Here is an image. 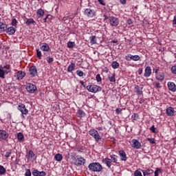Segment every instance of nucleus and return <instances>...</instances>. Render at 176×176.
<instances>
[{
  "label": "nucleus",
  "mask_w": 176,
  "mask_h": 176,
  "mask_svg": "<svg viewBox=\"0 0 176 176\" xmlns=\"http://www.w3.org/2000/svg\"><path fill=\"white\" fill-rule=\"evenodd\" d=\"M47 17L48 16H47L45 19H43V23H46V21L47 20Z\"/></svg>",
  "instance_id": "obj_62"
},
{
  "label": "nucleus",
  "mask_w": 176,
  "mask_h": 176,
  "mask_svg": "<svg viewBox=\"0 0 176 176\" xmlns=\"http://www.w3.org/2000/svg\"><path fill=\"white\" fill-rule=\"evenodd\" d=\"M53 61H54V60L53 59V58L48 56L47 57V62L50 64V63H53Z\"/></svg>",
  "instance_id": "obj_50"
},
{
  "label": "nucleus",
  "mask_w": 176,
  "mask_h": 176,
  "mask_svg": "<svg viewBox=\"0 0 176 176\" xmlns=\"http://www.w3.org/2000/svg\"><path fill=\"white\" fill-rule=\"evenodd\" d=\"M109 80L110 82H116V79L115 78V73L112 74L111 76H109Z\"/></svg>",
  "instance_id": "obj_37"
},
{
  "label": "nucleus",
  "mask_w": 176,
  "mask_h": 176,
  "mask_svg": "<svg viewBox=\"0 0 176 176\" xmlns=\"http://www.w3.org/2000/svg\"><path fill=\"white\" fill-rule=\"evenodd\" d=\"M167 86L170 91H176V85L174 82H168Z\"/></svg>",
  "instance_id": "obj_18"
},
{
  "label": "nucleus",
  "mask_w": 176,
  "mask_h": 176,
  "mask_svg": "<svg viewBox=\"0 0 176 176\" xmlns=\"http://www.w3.org/2000/svg\"><path fill=\"white\" fill-rule=\"evenodd\" d=\"M142 173L144 176H148V175H151V174H153V170L152 169L143 170Z\"/></svg>",
  "instance_id": "obj_23"
},
{
  "label": "nucleus",
  "mask_w": 176,
  "mask_h": 176,
  "mask_svg": "<svg viewBox=\"0 0 176 176\" xmlns=\"http://www.w3.org/2000/svg\"><path fill=\"white\" fill-rule=\"evenodd\" d=\"M119 155L121 160H122L123 162H126V160H127V155H126V152H124V151H119Z\"/></svg>",
  "instance_id": "obj_17"
},
{
  "label": "nucleus",
  "mask_w": 176,
  "mask_h": 176,
  "mask_svg": "<svg viewBox=\"0 0 176 176\" xmlns=\"http://www.w3.org/2000/svg\"><path fill=\"white\" fill-rule=\"evenodd\" d=\"M39 46L42 52H49V50H50V46H49V44L46 43H41L39 44Z\"/></svg>",
  "instance_id": "obj_10"
},
{
  "label": "nucleus",
  "mask_w": 176,
  "mask_h": 176,
  "mask_svg": "<svg viewBox=\"0 0 176 176\" xmlns=\"http://www.w3.org/2000/svg\"><path fill=\"white\" fill-rule=\"evenodd\" d=\"M28 159H34V157H35V153H34V151L30 150L28 151Z\"/></svg>",
  "instance_id": "obj_33"
},
{
  "label": "nucleus",
  "mask_w": 176,
  "mask_h": 176,
  "mask_svg": "<svg viewBox=\"0 0 176 176\" xmlns=\"http://www.w3.org/2000/svg\"><path fill=\"white\" fill-rule=\"evenodd\" d=\"M138 74H139V75H142V69H140L138 70Z\"/></svg>",
  "instance_id": "obj_61"
},
{
  "label": "nucleus",
  "mask_w": 176,
  "mask_h": 176,
  "mask_svg": "<svg viewBox=\"0 0 176 176\" xmlns=\"http://www.w3.org/2000/svg\"><path fill=\"white\" fill-rule=\"evenodd\" d=\"M77 115H78V118H83V117L86 116V113H85V111H83L81 109L78 110Z\"/></svg>",
  "instance_id": "obj_28"
},
{
  "label": "nucleus",
  "mask_w": 176,
  "mask_h": 176,
  "mask_svg": "<svg viewBox=\"0 0 176 176\" xmlns=\"http://www.w3.org/2000/svg\"><path fill=\"white\" fill-rule=\"evenodd\" d=\"M155 74H157L158 72H159V67H157L156 69H155Z\"/></svg>",
  "instance_id": "obj_64"
},
{
  "label": "nucleus",
  "mask_w": 176,
  "mask_h": 176,
  "mask_svg": "<svg viewBox=\"0 0 176 176\" xmlns=\"http://www.w3.org/2000/svg\"><path fill=\"white\" fill-rule=\"evenodd\" d=\"M132 146L133 148H134V149H140L141 148V143L135 140V139H133L132 140Z\"/></svg>",
  "instance_id": "obj_12"
},
{
  "label": "nucleus",
  "mask_w": 176,
  "mask_h": 176,
  "mask_svg": "<svg viewBox=\"0 0 176 176\" xmlns=\"http://www.w3.org/2000/svg\"><path fill=\"white\" fill-rule=\"evenodd\" d=\"M76 74L78 75V76L82 77L85 75V73L83 72H82L81 70H77L76 72Z\"/></svg>",
  "instance_id": "obj_41"
},
{
  "label": "nucleus",
  "mask_w": 176,
  "mask_h": 176,
  "mask_svg": "<svg viewBox=\"0 0 176 176\" xmlns=\"http://www.w3.org/2000/svg\"><path fill=\"white\" fill-rule=\"evenodd\" d=\"M127 24H129V25H131V24H133V21H131V19H128Z\"/></svg>",
  "instance_id": "obj_58"
},
{
  "label": "nucleus",
  "mask_w": 176,
  "mask_h": 176,
  "mask_svg": "<svg viewBox=\"0 0 176 176\" xmlns=\"http://www.w3.org/2000/svg\"><path fill=\"white\" fill-rule=\"evenodd\" d=\"M96 79L97 82H102V79L101 78V76L100 74H97L96 76Z\"/></svg>",
  "instance_id": "obj_49"
},
{
  "label": "nucleus",
  "mask_w": 176,
  "mask_h": 176,
  "mask_svg": "<svg viewBox=\"0 0 176 176\" xmlns=\"http://www.w3.org/2000/svg\"><path fill=\"white\" fill-rule=\"evenodd\" d=\"M151 131H152V133H154L155 134H157V131H156V128L155 127V125H153L151 128H150Z\"/></svg>",
  "instance_id": "obj_45"
},
{
  "label": "nucleus",
  "mask_w": 176,
  "mask_h": 176,
  "mask_svg": "<svg viewBox=\"0 0 176 176\" xmlns=\"http://www.w3.org/2000/svg\"><path fill=\"white\" fill-rule=\"evenodd\" d=\"M111 67L113 69H118V68H119V63L113 61L111 64Z\"/></svg>",
  "instance_id": "obj_36"
},
{
  "label": "nucleus",
  "mask_w": 176,
  "mask_h": 176,
  "mask_svg": "<svg viewBox=\"0 0 176 176\" xmlns=\"http://www.w3.org/2000/svg\"><path fill=\"white\" fill-rule=\"evenodd\" d=\"M85 14H86V16L88 17H94L96 16V12L94 10L87 8L85 11Z\"/></svg>",
  "instance_id": "obj_9"
},
{
  "label": "nucleus",
  "mask_w": 176,
  "mask_h": 176,
  "mask_svg": "<svg viewBox=\"0 0 176 176\" xmlns=\"http://www.w3.org/2000/svg\"><path fill=\"white\" fill-rule=\"evenodd\" d=\"M103 163L107 165V167L111 168V166H112V160L106 157L102 160Z\"/></svg>",
  "instance_id": "obj_19"
},
{
  "label": "nucleus",
  "mask_w": 176,
  "mask_h": 176,
  "mask_svg": "<svg viewBox=\"0 0 176 176\" xmlns=\"http://www.w3.org/2000/svg\"><path fill=\"white\" fill-rule=\"evenodd\" d=\"M14 76L18 80H21L25 76V73L23 71H19L15 73Z\"/></svg>",
  "instance_id": "obj_11"
},
{
  "label": "nucleus",
  "mask_w": 176,
  "mask_h": 176,
  "mask_svg": "<svg viewBox=\"0 0 176 176\" xmlns=\"http://www.w3.org/2000/svg\"><path fill=\"white\" fill-rule=\"evenodd\" d=\"M8 30V25L0 22V31H6Z\"/></svg>",
  "instance_id": "obj_27"
},
{
  "label": "nucleus",
  "mask_w": 176,
  "mask_h": 176,
  "mask_svg": "<svg viewBox=\"0 0 176 176\" xmlns=\"http://www.w3.org/2000/svg\"><path fill=\"white\" fill-rule=\"evenodd\" d=\"M74 46H75V43L74 42L69 41L67 43V47H69L70 49L74 47Z\"/></svg>",
  "instance_id": "obj_42"
},
{
  "label": "nucleus",
  "mask_w": 176,
  "mask_h": 176,
  "mask_svg": "<svg viewBox=\"0 0 176 176\" xmlns=\"http://www.w3.org/2000/svg\"><path fill=\"white\" fill-rule=\"evenodd\" d=\"M98 131H97V130L96 129H91L89 133V135H91V137H93L96 133H98Z\"/></svg>",
  "instance_id": "obj_38"
},
{
  "label": "nucleus",
  "mask_w": 176,
  "mask_h": 176,
  "mask_svg": "<svg viewBox=\"0 0 176 176\" xmlns=\"http://www.w3.org/2000/svg\"><path fill=\"white\" fill-rule=\"evenodd\" d=\"M36 56L38 58L41 60L42 58V52L39 50H36Z\"/></svg>",
  "instance_id": "obj_39"
},
{
  "label": "nucleus",
  "mask_w": 176,
  "mask_h": 176,
  "mask_svg": "<svg viewBox=\"0 0 176 176\" xmlns=\"http://www.w3.org/2000/svg\"><path fill=\"white\" fill-rule=\"evenodd\" d=\"M87 90H88L89 93H98V91L102 90V88L97 85H87Z\"/></svg>",
  "instance_id": "obj_2"
},
{
  "label": "nucleus",
  "mask_w": 176,
  "mask_h": 176,
  "mask_svg": "<svg viewBox=\"0 0 176 176\" xmlns=\"http://www.w3.org/2000/svg\"><path fill=\"white\" fill-rule=\"evenodd\" d=\"M6 32L9 34V35H13V34H14V32H16V28H14V27H13V26L7 28Z\"/></svg>",
  "instance_id": "obj_20"
},
{
  "label": "nucleus",
  "mask_w": 176,
  "mask_h": 176,
  "mask_svg": "<svg viewBox=\"0 0 176 176\" xmlns=\"http://www.w3.org/2000/svg\"><path fill=\"white\" fill-rule=\"evenodd\" d=\"M11 25L12 27H16L17 25V20L16 19H12Z\"/></svg>",
  "instance_id": "obj_43"
},
{
  "label": "nucleus",
  "mask_w": 176,
  "mask_h": 176,
  "mask_svg": "<svg viewBox=\"0 0 176 176\" xmlns=\"http://www.w3.org/2000/svg\"><path fill=\"white\" fill-rule=\"evenodd\" d=\"M157 80H159L160 82H163L164 80V74L163 73H159L156 76Z\"/></svg>",
  "instance_id": "obj_21"
},
{
  "label": "nucleus",
  "mask_w": 176,
  "mask_h": 176,
  "mask_svg": "<svg viewBox=\"0 0 176 176\" xmlns=\"http://www.w3.org/2000/svg\"><path fill=\"white\" fill-rule=\"evenodd\" d=\"M34 23H35V21H34V19H28L25 22V24L27 25H31V24H34Z\"/></svg>",
  "instance_id": "obj_35"
},
{
  "label": "nucleus",
  "mask_w": 176,
  "mask_h": 176,
  "mask_svg": "<svg viewBox=\"0 0 176 176\" xmlns=\"http://www.w3.org/2000/svg\"><path fill=\"white\" fill-rule=\"evenodd\" d=\"M85 162H86V160H85L83 157H79L75 160L74 164L76 166H82V164H85Z\"/></svg>",
  "instance_id": "obj_16"
},
{
  "label": "nucleus",
  "mask_w": 176,
  "mask_h": 176,
  "mask_svg": "<svg viewBox=\"0 0 176 176\" xmlns=\"http://www.w3.org/2000/svg\"><path fill=\"white\" fill-rule=\"evenodd\" d=\"M33 176H46V172L39 171L38 169H34L32 171Z\"/></svg>",
  "instance_id": "obj_14"
},
{
  "label": "nucleus",
  "mask_w": 176,
  "mask_h": 176,
  "mask_svg": "<svg viewBox=\"0 0 176 176\" xmlns=\"http://www.w3.org/2000/svg\"><path fill=\"white\" fill-rule=\"evenodd\" d=\"M155 85V87H156L157 89H161L162 86H160V83L159 82H155L154 83Z\"/></svg>",
  "instance_id": "obj_51"
},
{
  "label": "nucleus",
  "mask_w": 176,
  "mask_h": 176,
  "mask_svg": "<svg viewBox=\"0 0 176 176\" xmlns=\"http://www.w3.org/2000/svg\"><path fill=\"white\" fill-rule=\"evenodd\" d=\"M109 21L111 27H118L119 25V18L116 16H109Z\"/></svg>",
  "instance_id": "obj_5"
},
{
  "label": "nucleus",
  "mask_w": 176,
  "mask_h": 176,
  "mask_svg": "<svg viewBox=\"0 0 176 176\" xmlns=\"http://www.w3.org/2000/svg\"><path fill=\"white\" fill-rule=\"evenodd\" d=\"M31 170L30 169H25V176H31Z\"/></svg>",
  "instance_id": "obj_48"
},
{
  "label": "nucleus",
  "mask_w": 176,
  "mask_h": 176,
  "mask_svg": "<svg viewBox=\"0 0 176 176\" xmlns=\"http://www.w3.org/2000/svg\"><path fill=\"white\" fill-rule=\"evenodd\" d=\"M146 141H148V142H150V144H156V140H155V138H146Z\"/></svg>",
  "instance_id": "obj_40"
},
{
  "label": "nucleus",
  "mask_w": 176,
  "mask_h": 176,
  "mask_svg": "<svg viewBox=\"0 0 176 176\" xmlns=\"http://www.w3.org/2000/svg\"><path fill=\"white\" fill-rule=\"evenodd\" d=\"M166 115L168 116H174L175 115V110H174V108L170 107L166 109Z\"/></svg>",
  "instance_id": "obj_15"
},
{
  "label": "nucleus",
  "mask_w": 176,
  "mask_h": 176,
  "mask_svg": "<svg viewBox=\"0 0 176 176\" xmlns=\"http://www.w3.org/2000/svg\"><path fill=\"white\" fill-rule=\"evenodd\" d=\"M89 171L94 173H100L102 170V166L98 162H92L88 166Z\"/></svg>",
  "instance_id": "obj_1"
},
{
  "label": "nucleus",
  "mask_w": 176,
  "mask_h": 176,
  "mask_svg": "<svg viewBox=\"0 0 176 176\" xmlns=\"http://www.w3.org/2000/svg\"><path fill=\"white\" fill-rule=\"evenodd\" d=\"M98 1L100 5L105 6V2H104V1H102V0H98Z\"/></svg>",
  "instance_id": "obj_57"
},
{
  "label": "nucleus",
  "mask_w": 176,
  "mask_h": 176,
  "mask_svg": "<svg viewBox=\"0 0 176 176\" xmlns=\"http://www.w3.org/2000/svg\"><path fill=\"white\" fill-rule=\"evenodd\" d=\"M9 138V133L5 130L0 129V140L6 141Z\"/></svg>",
  "instance_id": "obj_7"
},
{
  "label": "nucleus",
  "mask_w": 176,
  "mask_h": 176,
  "mask_svg": "<svg viewBox=\"0 0 176 176\" xmlns=\"http://www.w3.org/2000/svg\"><path fill=\"white\" fill-rule=\"evenodd\" d=\"M90 43H91V45H96V43H97V37H96V36L90 37Z\"/></svg>",
  "instance_id": "obj_32"
},
{
  "label": "nucleus",
  "mask_w": 176,
  "mask_h": 176,
  "mask_svg": "<svg viewBox=\"0 0 176 176\" xmlns=\"http://www.w3.org/2000/svg\"><path fill=\"white\" fill-rule=\"evenodd\" d=\"M10 155H12V152L8 151L6 153L5 156L8 158V157H10Z\"/></svg>",
  "instance_id": "obj_56"
},
{
  "label": "nucleus",
  "mask_w": 176,
  "mask_h": 176,
  "mask_svg": "<svg viewBox=\"0 0 176 176\" xmlns=\"http://www.w3.org/2000/svg\"><path fill=\"white\" fill-rule=\"evenodd\" d=\"M173 25H176V16H174L173 21Z\"/></svg>",
  "instance_id": "obj_59"
},
{
  "label": "nucleus",
  "mask_w": 176,
  "mask_h": 176,
  "mask_svg": "<svg viewBox=\"0 0 176 176\" xmlns=\"http://www.w3.org/2000/svg\"><path fill=\"white\" fill-rule=\"evenodd\" d=\"M134 176H142V173H141V171L137 170L134 173Z\"/></svg>",
  "instance_id": "obj_47"
},
{
  "label": "nucleus",
  "mask_w": 176,
  "mask_h": 176,
  "mask_svg": "<svg viewBox=\"0 0 176 176\" xmlns=\"http://www.w3.org/2000/svg\"><path fill=\"white\" fill-rule=\"evenodd\" d=\"M120 1L122 5H126V0H120Z\"/></svg>",
  "instance_id": "obj_60"
},
{
  "label": "nucleus",
  "mask_w": 176,
  "mask_h": 176,
  "mask_svg": "<svg viewBox=\"0 0 176 176\" xmlns=\"http://www.w3.org/2000/svg\"><path fill=\"white\" fill-rule=\"evenodd\" d=\"M93 138H94L96 142H98V141L101 140V136L100 135V133H98V132H96Z\"/></svg>",
  "instance_id": "obj_29"
},
{
  "label": "nucleus",
  "mask_w": 176,
  "mask_h": 176,
  "mask_svg": "<svg viewBox=\"0 0 176 176\" xmlns=\"http://www.w3.org/2000/svg\"><path fill=\"white\" fill-rule=\"evenodd\" d=\"M171 72H172V74H176V65L173 66V67H171Z\"/></svg>",
  "instance_id": "obj_53"
},
{
  "label": "nucleus",
  "mask_w": 176,
  "mask_h": 176,
  "mask_svg": "<svg viewBox=\"0 0 176 176\" xmlns=\"http://www.w3.org/2000/svg\"><path fill=\"white\" fill-rule=\"evenodd\" d=\"M17 139L20 142H24V135L21 132L18 133Z\"/></svg>",
  "instance_id": "obj_24"
},
{
  "label": "nucleus",
  "mask_w": 176,
  "mask_h": 176,
  "mask_svg": "<svg viewBox=\"0 0 176 176\" xmlns=\"http://www.w3.org/2000/svg\"><path fill=\"white\" fill-rule=\"evenodd\" d=\"M10 72V67L8 66L0 65V78L5 79V74Z\"/></svg>",
  "instance_id": "obj_3"
},
{
  "label": "nucleus",
  "mask_w": 176,
  "mask_h": 176,
  "mask_svg": "<svg viewBox=\"0 0 176 176\" xmlns=\"http://www.w3.org/2000/svg\"><path fill=\"white\" fill-rule=\"evenodd\" d=\"M25 89L30 94H34V93L37 90L36 86L30 82L26 84Z\"/></svg>",
  "instance_id": "obj_4"
},
{
  "label": "nucleus",
  "mask_w": 176,
  "mask_h": 176,
  "mask_svg": "<svg viewBox=\"0 0 176 176\" xmlns=\"http://www.w3.org/2000/svg\"><path fill=\"white\" fill-rule=\"evenodd\" d=\"M132 119H133V120H138V119H139V116H138V114H137V113H133V115H132Z\"/></svg>",
  "instance_id": "obj_44"
},
{
  "label": "nucleus",
  "mask_w": 176,
  "mask_h": 176,
  "mask_svg": "<svg viewBox=\"0 0 176 176\" xmlns=\"http://www.w3.org/2000/svg\"><path fill=\"white\" fill-rule=\"evenodd\" d=\"M54 159L56 162H61L63 160V155L58 153L55 155Z\"/></svg>",
  "instance_id": "obj_31"
},
{
  "label": "nucleus",
  "mask_w": 176,
  "mask_h": 176,
  "mask_svg": "<svg viewBox=\"0 0 176 176\" xmlns=\"http://www.w3.org/2000/svg\"><path fill=\"white\" fill-rule=\"evenodd\" d=\"M18 111H20L23 115H27L28 113V109L25 107V104H19L18 106Z\"/></svg>",
  "instance_id": "obj_8"
},
{
  "label": "nucleus",
  "mask_w": 176,
  "mask_h": 176,
  "mask_svg": "<svg viewBox=\"0 0 176 176\" xmlns=\"http://www.w3.org/2000/svg\"><path fill=\"white\" fill-rule=\"evenodd\" d=\"M160 173H162V170H160V168H157L155 171L154 172L155 176H159Z\"/></svg>",
  "instance_id": "obj_46"
},
{
  "label": "nucleus",
  "mask_w": 176,
  "mask_h": 176,
  "mask_svg": "<svg viewBox=\"0 0 176 176\" xmlns=\"http://www.w3.org/2000/svg\"><path fill=\"white\" fill-rule=\"evenodd\" d=\"M151 75H152V69L151 68V67L147 66L144 69V77L149 78V76H151Z\"/></svg>",
  "instance_id": "obj_13"
},
{
  "label": "nucleus",
  "mask_w": 176,
  "mask_h": 176,
  "mask_svg": "<svg viewBox=\"0 0 176 176\" xmlns=\"http://www.w3.org/2000/svg\"><path fill=\"white\" fill-rule=\"evenodd\" d=\"M135 92L137 93V94H138V96H141V94H142V87L135 85Z\"/></svg>",
  "instance_id": "obj_22"
},
{
  "label": "nucleus",
  "mask_w": 176,
  "mask_h": 176,
  "mask_svg": "<svg viewBox=\"0 0 176 176\" xmlns=\"http://www.w3.org/2000/svg\"><path fill=\"white\" fill-rule=\"evenodd\" d=\"M36 13L38 17H43L45 16V11L42 8L38 9Z\"/></svg>",
  "instance_id": "obj_26"
},
{
  "label": "nucleus",
  "mask_w": 176,
  "mask_h": 176,
  "mask_svg": "<svg viewBox=\"0 0 176 176\" xmlns=\"http://www.w3.org/2000/svg\"><path fill=\"white\" fill-rule=\"evenodd\" d=\"M80 83L83 86V87H85V82H83V81H80Z\"/></svg>",
  "instance_id": "obj_63"
},
{
  "label": "nucleus",
  "mask_w": 176,
  "mask_h": 176,
  "mask_svg": "<svg viewBox=\"0 0 176 176\" xmlns=\"http://www.w3.org/2000/svg\"><path fill=\"white\" fill-rule=\"evenodd\" d=\"M111 163H118V155H110Z\"/></svg>",
  "instance_id": "obj_30"
},
{
  "label": "nucleus",
  "mask_w": 176,
  "mask_h": 176,
  "mask_svg": "<svg viewBox=\"0 0 176 176\" xmlns=\"http://www.w3.org/2000/svg\"><path fill=\"white\" fill-rule=\"evenodd\" d=\"M6 174V168L3 166L0 165V175H5Z\"/></svg>",
  "instance_id": "obj_34"
},
{
  "label": "nucleus",
  "mask_w": 176,
  "mask_h": 176,
  "mask_svg": "<svg viewBox=\"0 0 176 176\" xmlns=\"http://www.w3.org/2000/svg\"><path fill=\"white\" fill-rule=\"evenodd\" d=\"M75 67H76L75 63H71L67 67V72H72L75 69Z\"/></svg>",
  "instance_id": "obj_25"
},
{
  "label": "nucleus",
  "mask_w": 176,
  "mask_h": 176,
  "mask_svg": "<svg viewBox=\"0 0 176 176\" xmlns=\"http://www.w3.org/2000/svg\"><path fill=\"white\" fill-rule=\"evenodd\" d=\"M116 113L122 115V109H120V108L116 109Z\"/></svg>",
  "instance_id": "obj_54"
},
{
  "label": "nucleus",
  "mask_w": 176,
  "mask_h": 176,
  "mask_svg": "<svg viewBox=\"0 0 176 176\" xmlns=\"http://www.w3.org/2000/svg\"><path fill=\"white\" fill-rule=\"evenodd\" d=\"M140 60V56L138 55H134L133 61H139Z\"/></svg>",
  "instance_id": "obj_52"
},
{
  "label": "nucleus",
  "mask_w": 176,
  "mask_h": 176,
  "mask_svg": "<svg viewBox=\"0 0 176 176\" xmlns=\"http://www.w3.org/2000/svg\"><path fill=\"white\" fill-rule=\"evenodd\" d=\"M29 74L32 78H35V76H38V69H36V66H31L29 69Z\"/></svg>",
  "instance_id": "obj_6"
},
{
  "label": "nucleus",
  "mask_w": 176,
  "mask_h": 176,
  "mask_svg": "<svg viewBox=\"0 0 176 176\" xmlns=\"http://www.w3.org/2000/svg\"><path fill=\"white\" fill-rule=\"evenodd\" d=\"M125 60H126V61H131L130 54L125 56Z\"/></svg>",
  "instance_id": "obj_55"
}]
</instances>
